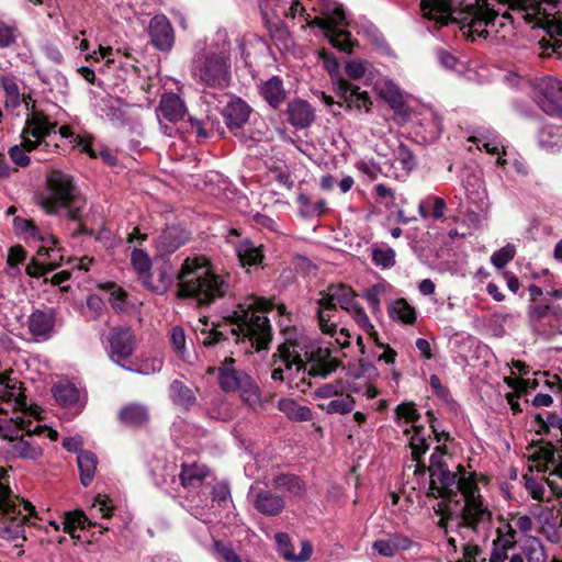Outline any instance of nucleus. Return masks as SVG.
Wrapping results in <instances>:
<instances>
[{"mask_svg": "<svg viewBox=\"0 0 562 562\" xmlns=\"http://www.w3.org/2000/svg\"><path fill=\"white\" fill-rule=\"evenodd\" d=\"M157 270V282L145 285L156 294L166 293L178 280L177 297L194 299L200 307L209 306L228 292V283L224 277L216 274L210 267V260L203 256L187 257L178 272L173 271L169 258Z\"/></svg>", "mask_w": 562, "mask_h": 562, "instance_id": "f257e3e1", "label": "nucleus"}, {"mask_svg": "<svg viewBox=\"0 0 562 562\" xmlns=\"http://www.w3.org/2000/svg\"><path fill=\"white\" fill-rule=\"evenodd\" d=\"M423 16L434 21L440 29L456 26L463 36L472 42L475 37L487 38L488 26H494L498 12L491 7L488 0H475L462 9H456L451 0H420Z\"/></svg>", "mask_w": 562, "mask_h": 562, "instance_id": "f03ea898", "label": "nucleus"}, {"mask_svg": "<svg viewBox=\"0 0 562 562\" xmlns=\"http://www.w3.org/2000/svg\"><path fill=\"white\" fill-rule=\"evenodd\" d=\"M247 305L239 304L238 310L225 317L226 325L231 327L229 334L235 337V342L248 339L257 351L267 350L272 341V328L270 321L258 312H271L274 307L270 300L252 296Z\"/></svg>", "mask_w": 562, "mask_h": 562, "instance_id": "7ed1b4c3", "label": "nucleus"}, {"mask_svg": "<svg viewBox=\"0 0 562 562\" xmlns=\"http://www.w3.org/2000/svg\"><path fill=\"white\" fill-rule=\"evenodd\" d=\"M303 350L301 342L297 338L288 337L279 345L277 351L272 355V366L281 361L284 363L286 370H291L295 366L297 372H306L310 376L326 378L337 370L340 361L331 358L329 349L318 348L315 351L306 352L307 361L311 368L307 370V364L301 356Z\"/></svg>", "mask_w": 562, "mask_h": 562, "instance_id": "20e7f679", "label": "nucleus"}, {"mask_svg": "<svg viewBox=\"0 0 562 562\" xmlns=\"http://www.w3.org/2000/svg\"><path fill=\"white\" fill-rule=\"evenodd\" d=\"M562 0H510V8L521 13L526 23H535L547 33L541 40L557 41L562 38V20L560 3Z\"/></svg>", "mask_w": 562, "mask_h": 562, "instance_id": "39448f33", "label": "nucleus"}, {"mask_svg": "<svg viewBox=\"0 0 562 562\" xmlns=\"http://www.w3.org/2000/svg\"><path fill=\"white\" fill-rule=\"evenodd\" d=\"M202 100L207 105L218 108L224 104L221 114L224 117L225 125L236 137L245 140L246 134L244 126L248 123L252 108L240 97L227 92H214L203 90Z\"/></svg>", "mask_w": 562, "mask_h": 562, "instance_id": "423d86ee", "label": "nucleus"}, {"mask_svg": "<svg viewBox=\"0 0 562 562\" xmlns=\"http://www.w3.org/2000/svg\"><path fill=\"white\" fill-rule=\"evenodd\" d=\"M456 491L464 496L465 504L461 510V526L476 530L480 522H491L492 512L483 505L482 495L476 483V473L457 476Z\"/></svg>", "mask_w": 562, "mask_h": 562, "instance_id": "0eeeda50", "label": "nucleus"}, {"mask_svg": "<svg viewBox=\"0 0 562 562\" xmlns=\"http://www.w3.org/2000/svg\"><path fill=\"white\" fill-rule=\"evenodd\" d=\"M199 81L207 90L218 89L224 92L229 87L232 80L231 59L223 53H213L206 55L195 69Z\"/></svg>", "mask_w": 562, "mask_h": 562, "instance_id": "6e6552de", "label": "nucleus"}, {"mask_svg": "<svg viewBox=\"0 0 562 562\" xmlns=\"http://www.w3.org/2000/svg\"><path fill=\"white\" fill-rule=\"evenodd\" d=\"M76 203V187L72 178L59 170L47 178V195L42 199V206L48 214H56L58 209Z\"/></svg>", "mask_w": 562, "mask_h": 562, "instance_id": "1a4fd4ad", "label": "nucleus"}, {"mask_svg": "<svg viewBox=\"0 0 562 562\" xmlns=\"http://www.w3.org/2000/svg\"><path fill=\"white\" fill-rule=\"evenodd\" d=\"M56 127L57 123L50 122L44 112H32L27 115L21 132L22 146L29 151H33L55 132Z\"/></svg>", "mask_w": 562, "mask_h": 562, "instance_id": "9d476101", "label": "nucleus"}, {"mask_svg": "<svg viewBox=\"0 0 562 562\" xmlns=\"http://www.w3.org/2000/svg\"><path fill=\"white\" fill-rule=\"evenodd\" d=\"M429 486L426 492L428 498H441L453 501L457 497L454 485L458 473L450 471L447 463H437L436 467H429Z\"/></svg>", "mask_w": 562, "mask_h": 562, "instance_id": "9b49d317", "label": "nucleus"}, {"mask_svg": "<svg viewBox=\"0 0 562 562\" xmlns=\"http://www.w3.org/2000/svg\"><path fill=\"white\" fill-rule=\"evenodd\" d=\"M110 359L120 367L127 369L124 361L128 359L136 346V339L130 327H113L106 337Z\"/></svg>", "mask_w": 562, "mask_h": 562, "instance_id": "f8f14e48", "label": "nucleus"}, {"mask_svg": "<svg viewBox=\"0 0 562 562\" xmlns=\"http://www.w3.org/2000/svg\"><path fill=\"white\" fill-rule=\"evenodd\" d=\"M334 90L340 100L337 102L339 106H344L347 111L364 110L367 113L370 112L372 106L371 98L367 91H361L359 86L338 76L334 83Z\"/></svg>", "mask_w": 562, "mask_h": 562, "instance_id": "ddd939ff", "label": "nucleus"}, {"mask_svg": "<svg viewBox=\"0 0 562 562\" xmlns=\"http://www.w3.org/2000/svg\"><path fill=\"white\" fill-rule=\"evenodd\" d=\"M149 43L164 53L170 52L176 42L175 29L165 14L154 15L148 25Z\"/></svg>", "mask_w": 562, "mask_h": 562, "instance_id": "4468645a", "label": "nucleus"}, {"mask_svg": "<svg viewBox=\"0 0 562 562\" xmlns=\"http://www.w3.org/2000/svg\"><path fill=\"white\" fill-rule=\"evenodd\" d=\"M537 102L549 115L562 117V81L548 78L539 86Z\"/></svg>", "mask_w": 562, "mask_h": 562, "instance_id": "2eb2a0df", "label": "nucleus"}, {"mask_svg": "<svg viewBox=\"0 0 562 562\" xmlns=\"http://www.w3.org/2000/svg\"><path fill=\"white\" fill-rule=\"evenodd\" d=\"M190 239V233L179 225L167 226L157 239L156 259L165 260Z\"/></svg>", "mask_w": 562, "mask_h": 562, "instance_id": "dca6fc26", "label": "nucleus"}, {"mask_svg": "<svg viewBox=\"0 0 562 562\" xmlns=\"http://www.w3.org/2000/svg\"><path fill=\"white\" fill-rule=\"evenodd\" d=\"M286 121L295 128H308L315 121V109L304 99L294 98L285 110Z\"/></svg>", "mask_w": 562, "mask_h": 562, "instance_id": "f3484780", "label": "nucleus"}, {"mask_svg": "<svg viewBox=\"0 0 562 562\" xmlns=\"http://www.w3.org/2000/svg\"><path fill=\"white\" fill-rule=\"evenodd\" d=\"M22 382L16 379H11L7 372L1 373L0 376V404L1 403H13L14 408L20 411L26 407V395L22 389ZM7 413L0 406V414Z\"/></svg>", "mask_w": 562, "mask_h": 562, "instance_id": "a211bd4d", "label": "nucleus"}, {"mask_svg": "<svg viewBox=\"0 0 562 562\" xmlns=\"http://www.w3.org/2000/svg\"><path fill=\"white\" fill-rule=\"evenodd\" d=\"M323 301L329 303H336V307H340L344 311H349L353 305L357 304V293L353 289L345 283H330L325 290L319 292Z\"/></svg>", "mask_w": 562, "mask_h": 562, "instance_id": "6ab92c4d", "label": "nucleus"}, {"mask_svg": "<svg viewBox=\"0 0 562 562\" xmlns=\"http://www.w3.org/2000/svg\"><path fill=\"white\" fill-rule=\"evenodd\" d=\"M55 322L53 308L35 310L27 318V328L32 336L47 340L54 331Z\"/></svg>", "mask_w": 562, "mask_h": 562, "instance_id": "aec40b11", "label": "nucleus"}, {"mask_svg": "<svg viewBox=\"0 0 562 562\" xmlns=\"http://www.w3.org/2000/svg\"><path fill=\"white\" fill-rule=\"evenodd\" d=\"M55 401L65 408H76L79 413L86 405V400L81 398L78 387L68 381L58 382L52 387Z\"/></svg>", "mask_w": 562, "mask_h": 562, "instance_id": "412c9836", "label": "nucleus"}, {"mask_svg": "<svg viewBox=\"0 0 562 562\" xmlns=\"http://www.w3.org/2000/svg\"><path fill=\"white\" fill-rule=\"evenodd\" d=\"M540 447L535 452V460H542L548 464L553 465V471L550 475H557L562 480V441L558 440V445L544 439L539 440Z\"/></svg>", "mask_w": 562, "mask_h": 562, "instance_id": "4be33fe9", "label": "nucleus"}, {"mask_svg": "<svg viewBox=\"0 0 562 562\" xmlns=\"http://www.w3.org/2000/svg\"><path fill=\"white\" fill-rule=\"evenodd\" d=\"M276 542L278 546L279 554L290 562H304L307 561L312 553L313 547L308 541H301V551L299 554L294 553V548L288 533L278 532L276 535Z\"/></svg>", "mask_w": 562, "mask_h": 562, "instance_id": "5701e85b", "label": "nucleus"}, {"mask_svg": "<svg viewBox=\"0 0 562 562\" xmlns=\"http://www.w3.org/2000/svg\"><path fill=\"white\" fill-rule=\"evenodd\" d=\"M259 93L267 104L273 110H278L288 98L283 80L279 76H272L270 79L262 82Z\"/></svg>", "mask_w": 562, "mask_h": 562, "instance_id": "b1692460", "label": "nucleus"}, {"mask_svg": "<svg viewBox=\"0 0 562 562\" xmlns=\"http://www.w3.org/2000/svg\"><path fill=\"white\" fill-rule=\"evenodd\" d=\"M117 419L127 427L139 428L148 424L149 412L143 404L128 403L121 407L117 413Z\"/></svg>", "mask_w": 562, "mask_h": 562, "instance_id": "393cba45", "label": "nucleus"}, {"mask_svg": "<svg viewBox=\"0 0 562 562\" xmlns=\"http://www.w3.org/2000/svg\"><path fill=\"white\" fill-rule=\"evenodd\" d=\"M158 111L164 119L171 123H177L183 120L187 106L177 93L169 92L161 97Z\"/></svg>", "mask_w": 562, "mask_h": 562, "instance_id": "a878e982", "label": "nucleus"}, {"mask_svg": "<svg viewBox=\"0 0 562 562\" xmlns=\"http://www.w3.org/2000/svg\"><path fill=\"white\" fill-rule=\"evenodd\" d=\"M254 507L262 515L278 516L284 509L285 502L282 496L272 491L261 490L255 497Z\"/></svg>", "mask_w": 562, "mask_h": 562, "instance_id": "bb28decb", "label": "nucleus"}, {"mask_svg": "<svg viewBox=\"0 0 562 562\" xmlns=\"http://www.w3.org/2000/svg\"><path fill=\"white\" fill-rule=\"evenodd\" d=\"M412 547V540L403 535L394 533L387 539L375 540L372 544L375 550L382 557H394L397 551L408 550Z\"/></svg>", "mask_w": 562, "mask_h": 562, "instance_id": "cd10ccee", "label": "nucleus"}, {"mask_svg": "<svg viewBox=\"0 0 562 562\" xmlns=\"http://www.w3.org/2000/svg\"><path fill=\"white\" fill-rule=\"evenodd\" d=\"M234 363V358L226 357L222 367L218 368V384L221 390L226 393L235 392L241 385L243 374L233 368Z\"/></svg>", "mask_w": 562, "mask_h": 562, "instance_id": "c85d7f7f", "label": "nucleus"}, {"mask_svg": "<svg viewBox=\"0 0 562 562\" xmlns=\"http://www.w3.org/2000/svg\"><path fill=\"white\" fill-rule=\"evenodd\" d=\"M316 303V317L322 333L334 336L337 333V323L334 322L337 313L336 303L325 302L322 299H318Z\"/></svg>", "mask_w": 562, "mask_h": 562, "instance_id": "c756f323", "label": "nucleus"}, {"mask_svg": "<svg viewBox=\"0 0 562 562\" xmlns=\"http://www.w3.org/2000/svg\"><path fill=\"white\" fill-rule=\"evenodd\" d=\"M63 529L65 532L69 533L72 539L79 540L80 536L76 535L78 529L85 530L90 527H95L97 524L92 522L83 510L76 509L72 512H67L63 517Z\"/></svg>", "mask_w": 562, "mask_h": 562, "instance_id": "7c9ffc66", "label": "nucleus"}, {"mask_svg": "<svg viewBox=\"0 0 562 562\" xmlns=\"http://www.w3.org/2000/svg\"><path fill=\"white\" fill-rule=\"evenodd\" d=\"M189 122L192 128L195 130L198 137L209 138L214 134L223 137L225 135V128L222 126L221 121L216 115L207 114L205 120H199L190 116Z\"/></svg>", "mask_w": 562, "mask_h": 562, "instance_id": "2f4dec72", "label": "nucleus"}, {"mask_svg": "<svg viewBox=\"0 0 562 562\" xmlns=\"http://www.w3.org/2000/svg\"><path fill=\"white\" fill-rule=\"evenodd\" d=\"M539 145L548 151H558L562 142V126L550 123L543 124L538 132Z\"/></svg>", "mask_w": 562, "mask_h": 562, "instance_id": "473e14b6", "label": "nucleus"}, {"mask_svg": "<svg viewBox=\"0 0 562 562\" xmlns=\"http://www.w3.org/2000/svg\"><path fill=\"white\" fill-rule=\"evenodd\" d=\"M13 226L18 233L27 234L29 237L37 239L42 243L49 241L52 245L59 243L58 238L54 235L44 234L41 228L35 225L33 220L16 216L13 218Z\"/></svg>", "mask_w": 562, "mask_h": 562, "instance_id": "72a5a7b5", "label": "nucleus"}, {"mask_svg": "<svg viewBox=\"0 0 562 562\" xmlns=\"http://www.w3.org/2000/svg\"><path fill=\"white\" fill-rule=\"evenodd\" d=\"M77 463L80 474V481L83 486L90 485L97 470L98 458L95 453L81 449L77 456Z\"/></svg>", "mask_w": 562, "mask_h": 562, "instance_id": "f704fd0d", "label": "nucleus"}, {"mask_svg": "<svg viewBox=\"0 0 562 562\" xmlns=\"http://www.w3.org/2000/svg\"><path fill=\"white\" fill-rule=\"evenodd\" d=\"M389 316L393 321H398L405 325H414L417 319V311L406 299L395 300L389 307Z\"/></svg>", "mask_w": 562, "mask_h": 562, "instance_id": "c9c22d12", "label": "nucleus"}, {"mask_svg": "<svg viewBox=\"0 0 562 562\" xmlns=\"http://www.w3.org/2000/svg\"><path fill=\"white\" fill-rule=\"evenodd\" d=\"M236 251L243 267L260 265L265 258L262 246H256L249 239L241 241Z\"/></svg>", "mask_w": 562, "mask_h": 562, "instance_id": "e433bc0d", "label": "nucleus"}, {"mask_svg": "<svg viewBox=\"0 0 562 562\" xmlns=\"http://www.w3.org/2000/svg\"><path fill=\"white\" fill-rule=\"evenodd\" d=\"M131 262L134 270L138 273L144 285H151V260L148 254L142 249L135 248L131 254Z\"/></svg>", "mask_w": 562, "mask_h": 562, "instance_id": "4c0bfd02", "label": "nucleus"}, {"mask_svg": "<svg viewBox=\"0 0 562 562\" xmlns=\"http://www.w3.org/2000/svg\"><path fill=\"white\" fill-rule=\"evenodd\" d=\"M209 470L204 465L198 463L186 464L181 467L180 481L184 487L199 486L207 476Z\"/></svg>", "mask_w": 562, "mask_h": 562, "instance_id": "58836bf2", "label": "nucleus"}, {"mask_svg": "<svg viewBox=\"0 0 562 562\" xmlns=\"http://www.w3.org/2000/svg\"><path fill=\"white\" fill-rule=\"evenodd\" d=\"M170 394L173 403L184 409H189L196 402L193 391L180 380L171 382Z\"/></svg>", "mask_w": 562, "mask_h": 562, "instance_id": "ea45409f", "label": "nucleus"}, {"mask_svg": "<svg viewBox=\"0 0 562 562\" xmlns=\"http://www.w3.org/2000/svg\"><path fill=\"white\" fill-rule=\"evenodd\" d=\"M278 408L284 413L290 419L296 422H308L313 418L310 407L299 405L294 400L282 398L278 403Z\"/></svg>", "mask_w": 562, "mask_h": 562, "instance_id": "a19ab883", "label": "nucleus"}, {"mask_svg": "<svg viewBox=\"0 0 562 562\" xmlns=\"http://www.w3.org/2000/svg\"><path fill=\"white\" fill-rule=\"evenodd\" d=\"M326 38L334 48L347 54H351L353 47L358 46V41L351 38V33L348 30L336 27L326 34Z\"/></svg>", "mask_w": 562, "mask_h": 562, "instance_id": "79ce46f5", "label": "nucleus"}, {"mask_svg": "<svg viewBox=\"0 0 562 562\" xmlns=\"http://www.w3.org/2000/svg\"><path fill=\"white\" fill-rule=\"evenodd\" d=\"M339 396L338 398L329 401L327 404H318V407L327 414L344 415L352 412L356 405L355 397L350 393L345 394V392Z\"/></svg>", "mask_w": 562, "mask_h": 562, "instance_id": "37998d69", "label": "nucleus"}, {"mask_svg": "<svg viewBox=\"0 0 562 562\" xmlns=\"http://www.w3.org/2000/svg\"><path fill=\"white\" fill-rule=\"evenodd\" d=\"M272 483L276 488L285 490L295 496H301L305 492L304 482L294 474H279L273 477Z\"/></svg>", "mask_w": 562, "mask_h": 562, "instance_id": "c03bdc74", "label": "nucleus"}, {"mask_svg": "<svg viewBox=\"0 0 562 562\" xmlns=\"http://www.w3.org/2000/svg\"><path fill=\"white\" fill-rule=\"evenodd\" d=\"M11 452L15 457L29 460H37L43 453L38 446H32L22 438L13 442Z\"/></svg>", "mask_w": 562, "mask_h": 562, "instance_id": "a18cd8bd", "label": "nucleus"}, {"mask_svg": "<svg viewBox=\"0 0 562 562\" xmlns=\"http://www.w3.org/2000/svg\"><path fill=\"white\" fill-rule=\"evenodd\" d=\"M59 266L60 263L56 260L41 261L37 258H32L25 268V272L32 278H41L48 272L56 270Z\"/></svg>", "mask_w": 562, "mask_h": 562, "instance_id": "49530a36", "label": "nucleus"}, {"mask_svg": "<svg viewBox=\"0 0 562 562\" xmlns=\"http://www.w3.org/2000/svg\"><path fill=\"white\" fill-rule=\"evenodd\" d=\"M512 548H514V542L512 540H503L502 529H497V538L493 540V550L488 562H506L508 559L507 552Z\"/></svg>", "mask_w": 562, "mask_h": 562, "instance_id": "de8ad7c7", "label": "nucleus"}, {"mask_svg": "<svg viewBox=\"0 0 562 562\" xmlns=\"http://www.w3.org/2000/svg\"><path fill=\"white\" fill-rule=\"evenodd\" d=\"M102 288L110 294L109 302L112 308L116 312L125 311L127 293L114 282H108Z\"/></svg>", "mask_w": 562, "mask_h": 562, "instance_id": "09e8293b", "label": "nucleus"}, {"mask_svg": "<svg viewBox=\"0 0 562 562\" xmlns=\"http://www.w3.org/2000/svg\"><path fill=\"white\" fill-rule=\"evenodd\" d=\"M515 255V246L513 244H507L492 255L491 261L497 269H503L509 261L514 259Z\"/></svg>", "mask_w": 562, "mask_h": 562, "instance_id": "8fccbe9b", "label": "nucleus"}, {"mask_svg": "<svg viewBox=\"0 0 562 562\" xmlns=\"http://www.w3.org/2000/svg\"><path fill=\"white\" fill-rule=\"evenodd\" d=\"M372 261L375 266L391 268L395 265V251L392 248H375L372 251Z\"/></svg>", "mask_w": 562, "mask_h": 562, "instance_id": "3c124183", "label": "nucleus"}, {"mask_svg": "<svg viewBox=\"0 0 562 562\" xmlns=\"http://www.w3.org/2000/svg\"><path fill=\"white\" fill-rule=\"evenodd\" d=\"M345 390L344 382L341 380H337L334 383H327L317 387L314 393L318 398H330L342 395Z\"/></svg>", "mask_w": 562, "mask_h": 562, "instance_id": "603ef678", "label": "nucleus"}, {"mask_svg": "<svg viewBox=\"0 0 562 562\" xmlns=\"http://www.w3.org/2000/svg\"><path fill=\"white\" fill-rule=\"evenodd\" d=\"M380 95L396 114L405 113V101L398 91H382Z\"/></svg>", "mask_w": 562, "mask_h": 562, "instance_id": "864d4df0", "label": "nucleus"}, {"mask_svg": "<svg viewBox=\"0 0 562 562\" xmlns=\"http://www.w3.org/2000/svg\"><path fill=\"white\" fill-rule=\"evenodd\" d=\"M395 414L397 419L404 418L406 423H416L420 418L419 412L414 403H402L396 406Z\"/></svg>", "mask_w": 562, "mask_h": 562, "instance_id": "5fc2aeb1", "label": "nucleus"}, {"mask_svg": "<svg viewBox=\"0 0 562 562\" xmlns=\"http://www.w3.org/2000/svg\"><path fill=\"white\" fill-rule=\"evenodd\" d=\"M212 501L220 507L226 508L231 498V490L226 483H217L212 490Z\"/></svg>", "mask_w": 562, "mask_h": 562, "instance_id": "6e6d98bb", "label": "nucleus"}, {"mask_svg": "<svg viewBox=\"0 0 562 562\" xmlns=\"http://www.w3.org/2000/svg\"><path fill=\"white\" fill-rule=\"evenodd\" d=\"M539 47L541 49L540 55L542 57H551L552 55H557L558 58H562V38L557 41L540 40Z\"/></svg>", "mask_w": 562, "mask_h": 562, "instance_id": "4d7b16f0", "label": "nucleus"}, {"mask_svg": "<svg viewBox=\"0 0 562 562\" xmlns=\"http://www.w3.org/2000/svg\"><path fill=\"white\" fill-rule=\"evenodd\" d=\"M11 491L9 486L0 482V517L15 513V504L10 499Z\"/></svg>", "mask_w": 562, "mask_h": 562, "instance_id": "13d9d810", "label": "nucleus"}, {"mask_svg": "<svg viewBox=\"0 0 562 562\" xmlns=\"http://www.w3.org/2000/svg\"><path fill=\"white\" fill-rule=\"evenodd\" d=\"M348 313L352 316V318L359 325V327L362 328L366 333H373L374 326L372 325L366 311L359 305V303L353 305L352 308L348 311Z\"/></svg>", "mask_w": 562, "mask_h": 562, "instance_id": "bf43d9fd", "label": "nucleus"}, {"mask_svg": "<svg viewBox=\"0 0 562 562\" xmlns=\"http://www.w3.org/2000/svg\"><path fill=\"white\" fill-rule=\"evenodd\" d=\"M396 159L401 162L402 168L405 170H412L416 166L415 157L412 150L401 143L395 151Z\"/></svg>", "mask_w": 562, "mask_h": 562, "instance_id": "052dcab7", "label": "nucleus"}, {"mask_svg": "<svg viewBox=\"0 0 562 562\" xmlns=\"http://www.w3.org/2000/svg\"><path fill=\"white\" fill-rule=\"evenodd\" d=\"M318 58L323 61L324 68L331 78L339 72V63L335 55L325 48L318 50Z\"/></svg>", "mask_w": 562, "mask_h": 562, "instance_id": "680f3d73", "label": "nucleus"}, {"mask_svg": "<svg viewBox=\"0 0 562 562\" xmlns=\"http://www.w3.org/2000/svg\"><path fill=\"white\" fill-rule=\"evenodd\" d=\"M16 42V29L0 21V48H7Z\"/></svg>", "mask_w": 562, "mask_h": 562, "instance_id": "e2e57ef3", "label": "nucleus"}, {"mask_svg": "<svg viewBox=\"0 0 562 562\" xmlns=\"http://www.w3.org/2000/svg\"><path fill=\"white\" fill-rule=\"evenodd\" d=\"M71 143H74L75 147L80 148V151L87 154L90 158L98 157L97 150L92 148V137L90 135H74Z\"/></svg>", "mask_w": 562, "mask_h": 562, "instance_id": "0e129e2a", "label": "nucleus"}, {"mask_svg": "<svg viewBox=\"0 0 562 562\" xmlns=\"http://www.w3.org/2000/svg\"><path fill=\"white\" fill-rule=\"evenodd\" d=\"M26 153H30L27 149H25L22 144L21 145H14L9 149V156L11 160L19 167H27L31 162L30 157L26 155Z\"/></svg>", "mask_w": 562, "mask_h": 562, "instance_id": "69168bd1", "label": "nucleus"}, {"mask_svg": "<svg viewBox=\"0 0 562 562\" xmlns=\"http://www.w3.org/2000/svg\"><path fill=\"white\" fill-rule=\"evenodd\" d=\"M214 549L226 562H241L235 550L221 541L214 542Z\"/></svg>", "mask_w": 562, "mask_h": 562, "instance_id": "338daca9", "label": "nucleus"}, {"mask_svg": "<svg viewBox=\"0 0 562 562\" xmlns=\"http://www.w3.org/2000/svg\"><path fill=\"white\" fill-rule=\"evenodd\" d=\"M26 259V251L21 245L10 247L7 263L10 267H18Z\"/></svg>", "mask_w": 562, "mask_h": 562, "instance_id": "774afa93", "label": "nucleus"}]
</instances>
